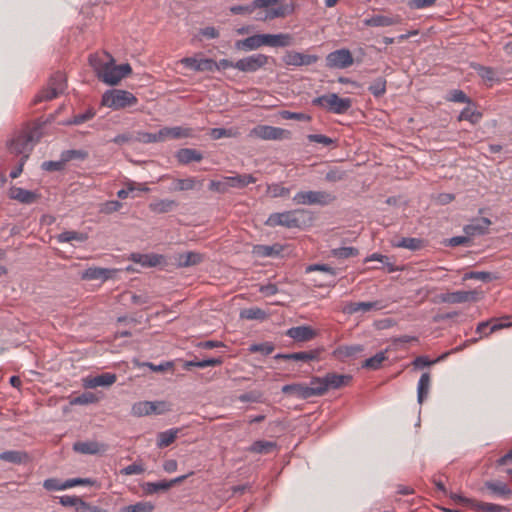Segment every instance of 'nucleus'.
Returning <instances> with one entry per match:
<instances>
[{"mask_svg":"<svg viewBox=\"0 0 512 512\" xmlns=\"http://www.w3.org/2000/svg\"><path fill=\"white\" fill-rule=\"evenodd\" d=\"M284 0H253L249 5H234L230 7V12L234 15L251 14L256 9L268 8L279 4L277 7L267 10L264 20H273L283 18L294 11L292 4H282Z\"/></svg>","mask_w":512,"mask_h":512,"instance_id":"f257e3e1","label":"nucleus"},{"mask_svg":"<svg viewBox=\"0 0 512 512\" xmlns=\"http://www.w3.org/2000/svg\"><path fill=\"white\" fill-rule=\"evenodd\" d=\"M40 125L26 126L8 142V150L11 154L20 155L27 160L34 145L42 137Z\"/></svg>","mask_w":512,"mask_h":512,"instance_id":"f03ea898","label":"nucleus"},{"mask_svg":"<svg viewBox=\"0 0 512 512\" xmlns=\"http://www.w3.org/2000/svg\"><path fill=\"white\" fill-rule=\"evenodd\" d=\"M308 214V211L304 209L272 213L265 221V225L269 227L282 226L288 229H301L308 225V222L311 220V218L308 217Z\"/></svg>","mask_w":512,"mask_h":512,"instance_id":"7ed1b4c3","label":"nucleus"},{"mask_svg":"<svg viewBox=\"0 0 512 512\" xmlns=\"http://www.w3.org/2000/svg\"><path fill=\"white\" fill-rule=\"evenodd\" d=\"M312 105L334 114H345L352 106L350 98H341L336 93H328L312 100Z\"/></svg>","mask_w":512,"mask_h":512,"instance_id":"20e7f679","label":"nucleus"},{"mask_svg":"<svg viewBox=\"0 0 512 512\" xmlns=\"http://www.w3.org/2000/svg\"><path fill=\"white\" fill-rule=\"evenodd\" d=\"M67 87L66 76L63 72H55L49 79L47 86L36 94L33 104L49 101L62 94Z\"/></svg>","mask_w":512,"mask_h":512,"instance_id":"39448f33","label":"nucleus"},{"mask_svg":"<svg viewBox=\"0 0 512 512\" xmlns=\"http://www.w3.org/2000/svg\"><path fill=\"white\" fill-rule=\"evenodd\" d=\"M137 102L138 99L126 90L114 89L105 92L102 96V105L114 110L133 106Z\"/></svg>","mask_w":512,"mask_h":512,"instance_id":"423d86ee","label":"nucleus"},{"mask_svg":"<svg viewBox=\"0 0 512 512\" xmlns=\"http://www.w3.org/2000/svg\"><path fill=\"white\" fill-rule=\"evenodd\" d=\"M336 197L326 191H300L293 197L296 205H321L326 206L332 203Z\"/></svg>","mask_w":512,"mask_h":512,"instance_id":"0eeeda50","label":"nucleus"},{"mask_svg":"<svg viewBox=\"0 0 512 512\" xmlns=\"http://www.w3.org/2000/svg\"><path fill=\"white\" fill-rule=\"evenodd\" d=\"M110 58V62L104 67L103 72L99 76V79L106 84L116 85L121 79L125 78L132 72V68L129 64L114 65V59L105 53Z\"/></svg>","mask_w":512,"mask_h":512,"instance_id":"6e6552de","label":"nucleus"},{"mask_svg":"<svg viewBox=\"0 0 512 512\" xmlns=\"http://www.w3.org/2000/svg\"><path fill=\"white\" fill-rule=\"evenodd\" d=\"M271 57L258 53L253 54L235 62V69L244 73H254L264 68L270 61Z\"/></svg>","mask_w":512,"mask_h":512,"instance_id":"1a4fd4ad","label":"nucleus"},{"mask_svg":"<svg viewBox=\"0 0 512 512\" xmlns=\"http://www.w3.org/2000/svg\"><path fill=\"white\" fill-rule=\"evenodd\" d=\"M289 136L290 132L288 130L269 125H257L249 132V137L263 140H281L289 138Z\"/></svg>","mask_w":512,"mask_h":512,"instance_id":"9d476101","label":"nucleus"},{"mask_svg":"<svg viewBox=\"0 0 512 512\" xmlns=\"http://www.w3.org/2000/svg\"><path fill=\"white\" fill-rule=\"evenodd\" d=\"M353 62L352 53L345 48L330 52L326 56V66L330 69H345L350 67Z\"/></svg>","mask_w":512,"mask_h":512,"instance_id":"9b49d317","label":"nucleus"},{"mask_svg":"<svg viewBox=\"0 0 512 512\" xmlns=\"http://www.w3.org/2000/svg\"><path fill=\"white\" fill-rule=\"evenodd\" d=\"M478 300V292L472 291H455L446 292L438 296V301L448 304H461L466 302H475Z\"/></svg>","mask_w":512,"mask_h":512,"instance_id":"f8f14e48","label":"nucleus"},{"mask_svg":"<svg viewBox=\"0 0 512 512\" xmlns=\"http://www.w3.org/2000/svg\"><path fill=\"white\" fill-rule=\"evenodd\" d=\"M170 179L171 186L169 190L171 192L190 191L194 189H200L203 185V180H198L195 177H187L184 179L173 178L170 175H163L160 180Z\"/></svg>","mask_w":512,"mask_h":512,"instance_id":"ddd939ff","label":"nucleus"},{"mask_svg":"<svg viewBox=\"0 0 512 512\" xmlns=\"http://www.w3.org/2000/svg\"><path fill=\"white\" fill-rule=\"evenodd\" d=\"M319 60L317 55L304 54L297 51H287L283 56V62L287 66H310Z\"/></svg>","mask_w":512,"mask_h":512,"instance_id":"4468645a","label":"nucleus"},{"mask_svg":"<svg viewBox=\"0 0 512 512\" xmlns=\"http://www.w3.org/2000/svg\"><path fill=\"white\" fill-rule=\"evenodd\" d=\"M193 473L194 472H190L189 474L181 475L169 481L162 480L159 482H147L143 485V490L148 495L158 493L159 491H166L173 487L174 485L182 483L190 475H193Z\"/></svg>","mask_w":512,"mask_h":512,"instance_id":"2eb2a0df","label":"nucleus"},{"mask_svg":"<svg viewBox=\"0 0 512 512\" xmlns=\"http://www.w3.org/2000/svg\"><path fill=\"white\" fill-rule=\"evenodd\" d=\"M117 376L114 373H102L96 376H88L83 379V386L85 388L108 387L114 384Z\"/></svg>","mask_w":512,"mask_h":512,"instance_id":"dca6fc26","label":"nucleus"},{"mask_svg":"<svg viewBox=\"0 0 512 512\" xmlns=\"http://www.w3.org/2000/svg\"><path fill=\"white\" fill-rule=\"evenodd\" d=\"M181 63L194 71H215L216 61L213 59H197L195 57H185L181 59Z\"/></svg>","mask_w":512,"mask_h":512,"instance_id":"f3484780","label":"nucleus"},{"mask_svg":"<svg viewBox=\"0 0 512 512\" xmlns=\"http://www.w3.org/2000/svg\"><path fill=\"white\" fill-rule=\"evenodd\" d=\"M321 352V349H313L309 351H300L289 354H277L275 358L283 360L310 362L319 360Z\"/></svg>","mask_w":512,"mask_h":512,"instance_id":"a211bd4d","label":"nucleus"},{"mask_svg":"<svg viewBox=\"0 0 512 512\" xmlns=\"http://www.w3.org/2000/svg\"><path fill=\"white\" fill-rule=\"evenodd\" d=\"M286 335L297 342H307L317 336L316 330L310 326H296L287 330Z\"/></svg>","mask_w":512,"mask_h":512,"instance_id":"6ab92c4d","label":"nucleus"},{"mask_svg":"<svg viewBox=\"0 0 512 512\" xmlns=\"http://www.w3.org/2000/svg\"><path fill=\"white\" fill-rule=\"evenodd\" d=\"M263 46L287 47L293 44V37L289 33L262 34Z\"/></svg>","mask_w":512,"mask_h":512,"instance_id":"aec40b11","label":"nucleus"},{"mask_svg":"<svg viewBox=\"0 0 512 512\" xmlns=\"http://www.w3.org/2000/svg\"><path fill=\"white\" fill-rule=\"evenodd\" d=\"M160 135L162 142L166 139H180L188 138L193 136V130L187 127L175 126V127H164L160 129Z\"/></svg>","mask_w":512,"mask_h":512,"instance_id":"412c9836","label":"nucleus"},{"mask_svg":"<svg viewBox=\"0 0 512 512\" xmlns=\"http://www.w3.org/2000/svg\"><path fill=\"white\" fill-rule=\"evenodd\" d=\"M324 379L328 392L330 389H340L347 386L351 382L352 376L332 372L324 375Z\"/></svg>","mask_w":512,"mask_h":512,"instance_id":"4be33fe9","label":"nucleus"},{"mask_svg":"<svg viewBox=\"0 0 512 512\" xmlns=\"http://www.w3.org/2000/svg\"><path fill=\"white\" fill-rule=\"evenodd\" d=\"M401 22L400 16H386V15H373L364 20V24L369 27H388L399 24Z\"/></svg>","mask_w":512,"mask_h":512,"instance_id":"5701e85b","label":"nucleus"},{"mask_svg":"<svg viewBox=\"0 0 512 512\" xmlns=\"http://www.w3.org/2000/svg\"><path fill=\"white\" fill-rule=\"evenodd\" d=\"M115 271L107 268H101V267H90L84 270L81 273V279L82 280H98L101 279L103 281L111 278L113 276V273Z\"/></svg>","mask_w":512,"mask_h":512,"instance_id":"b1692460","label":"nucleus"},{"mask_svg":"<svg viewBox=\"0 0 512 512\" xmlns=\"http://www.w3.org/2000/svg\"><path fill=\"white\" fill-rule=\"evenodd\" d=\"M73 450L81 454L94 455L105 451V445L96 441H79L73 444Z\"/></svg>","mask_w":512,"mask_h":512,"instance_id":"393cba45","label":"nucleus"},{"mask_svg":"<svg viewBox=\"0 0 512 512\" xmlns=\"http://www.w3.org/2000/svg\"><path fill=\"white\" fill-rule=\"evenodd\" d=\"M130 259L138 264H141L145 267H155L162 263L164 260V257L159 254H140V253H133L131 254Z\"/></svg>","mask_w":512,"mask_h":512,"instance_id":"a878e982","label":"nucleus"},{"mask_svg":"<svg viewBox=\"0 0 512 512\" xmlns=\"http://www.w3.org/2000/svg\"><path fill=\"white\" fill-rule=\"evenodd\" d=\"M175 157L177 161L183 165H187L193 161L199 162L203 159L202 153L193 148H181L176 152Z\"/></svg>","mask_w":512,"mask_h":512,"instance_id":"bb28decb","label":"nucleus"},{"mask_svg":"<svg viewBox=\"0 0 512 512\" xmlns=\"http://www.w3.org/2000/svg\"><path fill=\"white\" fill-rule=\"evenodd\" d=\"M364 350L362 345L356 344V345H342L337 347L333 351V355L341 360L345 361L348 358L356 357L358 354H360Z\"/></svg>","mask_w":512,"mask_h":512,"instance_id":"cd10ccee","label":"nucleus"},{"mask_svg":"<svg viewBox=\"0 0 512 512\" xmlns=\"http://www.w3.org/2000/svg\"><path fill=\"white\" fill-rule=\"evenodd\" d=\"M485 488H487L492 494L510 499L512 497V489L502 481H486L484 484Z\"/></svg>","mask_w":512,"mask_h":512,"instance_id":"c85d7f7f","label":"nucleus"},{"mask_svg":"<svg viewBox=\"0 0 512 512\" xmlns=\"http://www.w3.org/2000/svg\"><path fill=\"white\" fill-rule=\"evenodd\" d=\"M262 46H263L262 34H255V35L249 36L245 39L238 40L235 43V47L238 50H244V51L257 50L258 48H260Z\"/></svg>","mask_w":512,"mask_h":512,"instance_id":"c756f323","label":"nucleus"},{"mask_svg":"<svg viewBox=\"0 0 512 512\" xmlns=\"http://www.w3.org/2000/svg\"><path fill=\"white\" fill-rule=\"evenodd\" d=\"M226 180L229 189H242L248 186L249 184H253L257 181V179L252 174H237L235 176H227Z\"/></svg>","mask_w":512,"mask_h":512,"instance_id":"7c9ffc66","label":"nucleus"},{"mask_svg":"<svg viewBox=\"0 0 512 512\" xmlns=\"http://www.w3.org/2000/svg\"><path fill=\"white\" fill-rule=\"evenodd\" d=\"M283 250V245L275 243L273 245H256L253 252L259 257H274L280 255Z\"/></svg>","mask_w":512,"mask_h":512,"instance_id":"2f4dec72","label":"nucleus"},{"mask_svg":"<svg viewBox=\"0 0 512 512\" xmlns=\"http://www.w3.org/2000/svg\"><path fill=\"white\" fill-rule=\"evenodd\" d=\"M277 448V443L274 441L257 440L247 448L248 452L256 454H269Z\"/></svg>","mask_w":512,"mask_h":512,"instance_id":"473e14b6","label":"nucleus"},{"mask_svg":"<svg viewBox=\"0 0 512 512\" xmlns=\"http://www.w3.org/2000/svg\"><path fill=\"white\" fill-rule=\"evenodd\" d=\"M430 373L425 372L421 375L418 387H417V400L419 404H422L424 400L427 398L429 391H430Z\"/></svg>","mask_w":512,"mask_h":512,"instance_id":"72a5a7b5","label":"nucleus"},{"mask_svg":"<svg viewBox=\"0 0 512 512\" xmlns=\"http://www.w3.org/2000/svg\"><path fill=\"white\" fill-rule=\"evenodd\" d=\"M307 386H308L310 398L314 397V396H323L324 394L327 393L324 376L323 377H318V376L312 377L310 380V384Z\"/></svg>","mask_w":512,"mask_h":512,"instance_id":"f704fd0d","label":"nucleus"},{"mask_svg":"<svg viewBox=\"0 0 512 512\" xmlns=\"http://www.w3.org/2000/svg\"><path fill=\"white\" fill-rule=\"evenodd\" d=\"M282 392L284 394L294 395L300 399L310 398L308 386L305 384L295 383V384L284 385L282 387Z\"/></svg>","mask_w":512,"mask_h":512,"instance_id":"c9c22d12","label":"nucleus"},{"mask_svg":"<svg viewBox=\"0 0 512 512\" xmlns=\"http://www.w3.org/2000/svg\"><path fill=\"white\" fill-rule=\"evenodd\" d=\"M203 257L197 252H186L179 254L177 257V265L179 267H189L199 264Z\"/></svg>","mask_w":512,"mask_h":512,"instance_id":"e433bc0d","label":"nucleus"},{"mask_svg":"<svg viewBox=\"0 0 512 512\" xmlns=\"http://www.w3.org/2000/svg\"><path fill=\"white\" fill-rule=\"evenodd\" d=\"M472 510L474 512H510L508 507L477 500L473 503Z\"/></svg>","mask_w":512,"mask_h":512,"instance_id":"4c0bfd02","label":"nucleus"},{"mask_svg":"<svg viewBox=\"0 0 512 512\" xmlns=\"http://www.w3.org/2000/svg\"><path fill=\"white\" fill-rule=\"evenodd\" d=\"M0 459L14 464H21L28 460V454L23 451H4L0 454Z\"/></svg>","mask_w":512,"mask_h":512,"instance_id":"58836bf2","label":"nucleus"},{"mask_svg":"<svg viewBox=\"0 0 512 512\" xmlns=\"http://www.w3.org/2000/svg\"><path fill=\"white\" fill-rule=\"evenodd\" d=\"M88 239V235L83 232H77L73 230L63 231L57 235V240L60 243H66L71 241L85 242Z\"/></svg>","mask_w":512,"mask_h":512,"instance_id":"ea45409f","label":"nucleus"},{"mask_svg":"<svg viewBox=\"0 0 512 512\" xmlns=\"http://www.w3.org/2000/svg\"><path fill=\"white\" fill-rule=\"evenodd\" d=\"M176 202L170 199H160L149 204V209L155 213H167L171 211L175 206Z\"/></svg>","mask_w":512,"mask_h":512,"instance_id":"a19ab883","label":"nucleus"},{"mask_svg":"<svg viewBox=\"0 0 512 512\" xmlns=\"http://www.w3.org/2000/svg\"><path fill=\"white\" fill-rule=\"evenodd\" d=\"M11 197L24 204H31L37 199V195L23 188H15L12 190Z\"/></svg>","mask_w":512,"mask_h":512,"instance_id":"79ce46f5","label":"nucleus"},{"mask_svg":"<svg viewBox=\"0 0 512 512\" xmlns=\"http://www.w3.org/2000/svg\"><path fill=\"white\" fill-rule=\"evenodd\" d=\"M223 363L222 358H208L203 360H191L186 361L184 364L185 369H190V367H198V368H205L209 366H219Z\"/></svg>","mask_w":512,"mask_h":512,"instance_id":"37998d69","label":"nucleus"},{"mask_svg":"<svg viewBox=\"0 0 512 512\" xmlns=\"http://www.w3.org/2000/svg\"><path fill=\"white\" fill-rule=\"evenodd\" d=\"M209 135L212 139L218 140L224 137L236 138L240 135V132L237 128H212Z\"/></svg>","mask_w":512,"mask_h":512,"instance_id":"c03bdc74","label":"nucleus"},{"mask_svg":"<svg viewBox=\"0 0 512 512\" xmlns=\"http://www.w3.org/2000/svg\"><path fill=\"white\" fill-rule=\"evenodd\" d=\"M155 506L149 501H140L132 505L123 506L118 512H152Z\"/></svg>","mask_w":512,"mask_h":512,"instance_id":"a18cd8bd","label":"nucleus"},{"mask_svg":"<svg viewBox=\"0 0 512 512\" xmlns=\"http://www.w3.org/2000/svg\"><path fill=\"white\" fill-rule=\"evenodd\" d=\"M385 351H380L376 353L374 356L366 359L362 365L363 368H367L370 370H377L382 366V363L387 359Z\"/></svg>","mask_w":512,"mask_h":512,"instance_id":"49530a36","label":"nucleus"},{"mask_svg":"<svg viewBox=\"0 0 512 512\" xmlns=\"http://www.w3.org/2000/svg\"><path fill=\"white\" fill-rule=\"evenodd\" d=\"M395 247L409 249L411 251H416L423 248L424 243L423 240L419 238L412 237H404L399 240L397 243H394Z\"/></svg>","mask_w":512,"mask_h":512,"instance_id":"de8ad7c7","label":"nucleus"},{"mask_svg":"<svg viewBox=\"0 0 512 512\" xmlns=\"http://www.w3.org/2000/svg\"><path fill=\"white\" fill-rule=\"evenodd\" d=\"M178 429H170L164 432H160L157 437V446L159 448H165L171 445L177 437Z\"/></svg>","mask_w":512,"mask_h":512,"instance_id":"09e8293b","label":"nucleus"},{"mask_svg":"<svg viewBox=\"0 0 512 512\" xmlns=\"http://www.w3.org/2000/svg\"><path fill=\"white\" fill-rule=\"evenodd\" d=\"M154 405L151 401H141L137 402L132 407V413L135 416L141 417L153 414Z\"/></svg>","mask_w":512,"mask_h":512,"instance_id":"8fccbe9b","label":"nucleus"},{"mask_svg":"<svg viewBox=\"0 0 512 512\" xmlns=\"http://www.w3.org/2000/svg\"><path fill=\"white\" fill-rule=\"evenodd\" d=\"M511 316L505 315L499 318H491L490 321L492 322L491 328L489 332L486 335H490L498 330L504 329V328H510L512 327V321L510 320Z\"/></svg>","mask_w":512,"mask_h":512,"instance_id":"3c124183","label":"nucleus"},{"mask_svg":"<svg viewBox=\"0 0 512 512\" xmlns=\"http://www.w3.org/2000/svg\"><path fill=\"white\" fill-rule=\"evenodd\" d=\"M483 114L480 111L472 110L469 107L464 108L458 116V121H469L471 124H477Z\"/></svg>","mask_w":512,"mask_h":512,"instance_id":"603ef678","label":"nucleus"},{"mask_svg":"<svg viewBox=\"0 0 512 512\" xmlns=\"http://www.w3.org/2000/svg\"><path fill=\"white\" fill-rule=\"evenodd\" d=\"M330 254L332 257L337 259H347L350 257H355L359 254V251L357 248L354 247H339L332 249L330 251Z\"/></svg>","mask_w":512,"mask_h":512,"instance_id":"864d4df0","label":"nucleus"},{"mask_svg":"<svg viewBox=\"0 0 512 512\" xmlns=\"http://www.w3.org/2000/svg\"><path fill=\"white\" fill-rule=\"evenodd\" d=\"M135 141L144 144L162 142L160 130L157 133L137 132L135 135Z\"/></svg>","mask_w":512,"mask_h":512,"instance_id":"5fc2aeb1","label":"nucleus"},{"mask_svg":"<svg viewBox=\"0 0 512 512\" xmlns=\"http://www.w3.org/2000/svg\"><path fill=\"white\" fill-rule=\"evenodd\" d=\"M370 261H379V262L383 263L387 267V271L389 273H392V272H395L398 270V268L393 263L389 262V257L386 255H382L379 253H373V254L367 256L364 260L365 263L370 262Z\"/></svg>","mask_w":512,"mask_h":512,"instance_id":"6e6d98bb","label":"nucleus"},{"mask_svg":"<svg viewBox=\"0 0 512 512\" xmlns=\"http://www.w3.org/2000/svg\"><path fill=\"white\" fill-rule=\"evenodd\" d=\"M240 316L241 318L248 320H263L266 318V312L258 307H252L242 310Z\"/></svg>","mask_w":512,"mask_h":512,"instance_id":"4d7b16f0","label":"nucleus"},{"mask_svg":"<svg viewBox=\"0 0 512 512\" xmlns=\"http://www.w3.org/2000/svg\"><path fill=\"white\" fill-rule=\"evenodd\" d=\"M89 64L96 72L97 77L101 75L104 70V67L108 65L109 62H104L99 54H91L89 56Z\"/></svg>","mask_w":512,"mask_h":512,"instance_id":"13d9d810","label":"nucleus"},{"mask_svg":"<svg viewBox=\"0 0 512 512\" xmlns=\"http://www.w3.org/2000/svg\"><path fill=\"white\" fill-rule=\"evenodd\" d=\"M368 89L375 97H380L386 92V80L379 77L371 83Z\"/></svg>","mask_w":512,"mask_h":512,"instance_id":"bf43d9fd","label":"nucleus"},{"mask_svg":"<svg viewBox=\"0 0 512 512\" xmlns=\"http://www.w3.org/2000/svg\"><path fill=\"white\" fill-rule=\"evenodd\" d=\"M268 193L273 198L286 197L290 194V188L283 186L282 184H271L268 186Z\"/></svg>","mask_w":512,"mask_h":512,"instance_id":"052dcab7","label":"nucleus"},{"mask_svg":"<svg viewBox=\"0 0 512 512\" xmlns=\"http://www.w3.org/2000/svg\"><path fill=\"white\" fill-rule=\"evenodd\" d=\"M43 487L47 491H60V490H66V484L65 481H61L57 478H49L44 480Z\"/></svg>","mask_w":512,"mask_h":512,"instance_id":"680f3d73","label":"nucleus"},{"mask_svg":"<svg viewBox=\"0 0 512 512\" xmlns=\"http://www.w3.org/2000/svg\"><path fill=\"white\" fill-rule=\"evenodd\" d=\"M314 271H321L329 274L332 277H335L337 274V270L327 264H311L306 267L305 272L310 273Z\"/></svg>","mask_w":512,"mask_h":512,"instance_id":"e2e57ef3","label":"nucleus"},{"mask_svg":"<svg viewBox=\"0 0 512 512\" xmlns=\"http://www.w3.org/2000/svg\"><path fill=\"white\" fill-rule=\"evenodd\" d=\"M98 398L91 392H85L71 400L73 405H85L97 402Z\"/></svg>","mask_w":512,"mask_h":512,"instance_id":"0e129e2a","label":"nucleus"},{"mask_svg":"<svg viewBox=\"0 0 512 512\" xmlns=\"http://www.w3.org/2000/svg\"><path fill=\"white\" fill-rule=\"evenodd\" d=\"M123 204L117 200H110L103 203L100 207V212L103 214H112L119 211Z\"/></svg>","mask_w":512,"mask_h":512,"instance_id":"69168bd1","label":"nucleus"},{"mask_svg":"<svg viewBox=\"0 0 512 512\" xmlns=\"http://www.w3.org/2000/svg\"><path fill=\"white\" fill-rule=\"evenodd\" d=\"M280 116L285 120H298V121H310L311 116L304 114V113H298V112H292L288 110H283L280 112Z\"/></svg>","mask_w":512,"mask_h":512,"instance_id":"338daca9","label":"nucleus"},{"mask_svg":"<svg viewBox=\"0 0 512 512\" xmlns=\"http://www.w3.org/2000/svg\"><path fill=\"white\" fill-rule=\"evenodd\" d=\"M476 70H477L478 75L483 80L490 82V83L495 81L496 78H495V72H494L493 68L479 65L476 68Z\"/></svg>","mask_w":512,"mask_h":512,"instance_id":"774afa93","label":"nucleus"}]
</instances>
